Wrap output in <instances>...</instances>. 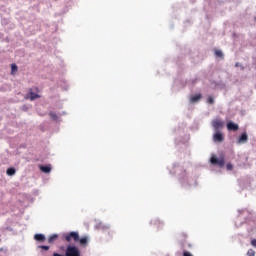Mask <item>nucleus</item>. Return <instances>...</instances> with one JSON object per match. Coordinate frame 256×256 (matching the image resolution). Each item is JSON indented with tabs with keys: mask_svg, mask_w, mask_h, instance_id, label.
<instances>
[{
	"mask_svg": "<svg viewBox=\"0 0 256 256\" xmlns=\"http://www.w3.org/2000/svg\"><path fill=\"white\" fill-rule=\"evenodd\" d=\"M63 237L67 243H71V241L79 243V232H69L64 234Z\"/></svg>",
	"mask_w": 256,
	"mask_h": 256,
	"instance_id": "nucleus-1",
	"label": "nucleus"
},
{
	"mask_svg": "<svg viewBox=\"0 0 256 256\" xmlns=\"http://www.w3.org/2000/svg\"><path fill=\"white\" fill-rule=\"evenodd\" d=\"M65 256H81V251L76 246H68Z\"/></svg>",
	"mask_w": 256,
	"mask_h": 256,
	"instance_id": "nucleus-2",
	"label": "nucleus"
},
{
	"mask_svg": "<svg viewBox=\"0 0 256 256\" xmlns=\"http://www.w3.org/2000/svg\"><path fill=\"white\" fill-rule=\"evenodd\" d=\"M224 125H225V122H223L221 119L212 120V127L215 131H219L223 129Z\"/></svg>",
	"mask_w": 256,
	"mask_h": 256,
	"instance_id": "nucleus-3",
	"label": "nucleus"
},
{
	"mask_svg": "<svg viewBox=\"0 0 256 256\" xmlns=\"http://www.w3.org/2000/svg\"><path fill=\"white\" fill-rule=\"evenodd\" d=\"M210 163H212V165H219L220 167H225V159L224 158H217L215 156H212L210 159Z\"/></svg>",
	"mask_w": 256,
	"mask_h": 256,
	"instance_id": "nucleus-4",
	"label": "nucleus"
},
{
	"mask_svg": "<svg viewBox=\"0 0 256 256\" xmlns=\"http://www.w3.org/2000/svg\"><path fill=\"white\" fill-rule=\"evenodd\" d=\"M213 141L214 143H223V141H225V136H223V133L216 131L213 135Z\"/></svg>",
	"mask_w": 256,
	"mask_h": 256,
	"instance_id": "nucleus-5",
	"label": "nucleus"
},
{
	"mask_svg": "<svg viewBox=\"0 0 256 256\" xmlns=\"http://www.w3.org/2000/svg\"><path fill=\"white\" fill-rule=\"evenodd\" d=\"M249 141V136L247 135V132H244L241 134V136L238 138V143L240 145H243L244 143H247Z\"/></svg>",
	"mask_w": 256,
	"mask_h": 256,
	"instance_id": "nucleus-6",
	"label": "nucleus"
},
{
	"mask_svg": "<svg viewBox=\"0 0 256 256\" xmlns=\"http://www.w3.org/2000/svg\"><path fill=\"white\" fill-rule=\"evenodd\" d=\"M227 129H228V131H239V125H237L233 122H228Z\"/></svg>",
	"mask_w": 256,
	"mask_h": 256,
	"instance_id": "nucleus-7",
	"label": "nucleus"
},
{
	"mask_svg": "<svg viewBox=\"0 0 256 256\" xmlns=\"http://www.w3.org/2000/svg\"><path fill=\"white\" fill-rule=\"evenodd\" d=\"M78 242L80 243L81 247H87V243H89V238L87 236H84L82 238H79Z\"/></svg>",
	"mask_w": 256,
	"mask_h": 256,
	"instance_id": "nucleus-8",
	"label": "nucleus"
},
{
	"mask_svg": "<svg viewBox=\"0 0 256 256\" xmlns=\"http://www.w3.org/2000/svg\"><path fill=\"white\" fill-rule=\"evenodd\" d=\"M40 171H42V173H51V165H46V166H39Z\"/></svg>",
	"mask_w": 256,
	"mask_h": 256,
	"instance_id": "nucleus-9",
	"label": "nucleus"
},
{
	"mask_svg": "<svg viewBox=\"0 0 256 256\" xmlns=\"http://www.w3.org/2000/svg\"><path fill=\"white\" fill-rule=\"evenodd\" d=\"M151 225H154L157 227V229H161V227H163V222H161V220L155 219L151 221Z\"/></svg>",
	"mask_w": 256,
	"mask_h": 256,
	"instance_id": "nucleus-10",
	"label": "nucleus"
},
{
	"mask_svg": "<svg viewBox=\"0 0 256 256\" xmlns=\"http://www.w3.org/2000/svg\"><path fill=\"white\" fill-rule=\"evenodd\" d=\"M29 95H30V101H35V99H39V97H41L40 95L35 94L32 90H30Z\"/></svg>",
	"mask_w": 256,
	"mask_h": 256,
	"instance_id": "nucleus-11",
	"label": "nucleus"
},
{
	"mask_svg": "<svg viewBox=\"0 0 256 256\" xmlns=\"http://www.w3.org/2000/svg\"><path fill=\"white\" fill-rule=\"evenodd\" d=\"M57 239H59V235L57 234H53L48 238V243H55V241H57Z\"/></svg>",
	"mask_w": 256,
	"mask_h": 256,
	"instance_id": "nucleus-12",
	"label": "nucleus"
},
{
	"mask_svg": "<svg viewBox=\"0 0 256 256\" xmlns=\"http://www.w3.org/2000/svg\"><path fill=\"white\" fill-rule=\"evenodd\" d=\"M17 171L15 170V168H8L7 171H6V174L9 176V177H13V175H15Z\"/></svg>",
	"mask_w": 256,
	"mask_h": 256,
	"instance_id": "nucleus-13",
	"label": "nucleus"
},
{
	"mask_svg": "<svg viewBox=\"0 0 256 256\" xmlns=\"http://www.w3.org/2000/svg\"><path fill=\"white\" fill-rule=\"evenodd\" d=\"M34 239H35L36 241H45V235H43V234H36V235L34 236Z\"/></svg>",
	"mask_w": 256,
	"mask_h": 256,
	"instance_id": "nucleus-14",
	"label": "nucleus"
},
{
	"mask_svg": "<svg viewBox=\"0 0 256 256\" xmlns=\"http://www.w3.org/2000/svg\"><path fill=\"white\" fill-rule=\"evenodd\" d=\"M199 99H201V94L192 96L190 98V101H191V103H195V102L199 101Z\"/></svg>",
	"mask_w": 256,
	"mask_h": 256,
	"instance_id": "nucleus-15",
	"label": "nucleus"
},
{
	"mask_svg": "<svg viewBox=\"0 0 256 256\" xmlns=\"http://www.w3.org/2000/svg\"><path fill=\"white\" fill-rule=\"evenodd\" d=\"M17 69H18V68H17V65H16V64H12V65H11V73H12V75L15 74V73H17Z\"/></svg>",
	"mask_w": 256,
	"mask_h": 256,
	"instance_id": "nucleus-16",
	"label": "nucleus"
},
{
	"mask_svg": "<svg viewBox=\"0 0 256 256\" xmlns=\"http://www.w3.org/2000/svg\"><path fill=\"white\" fill-rule=\"evenodd\" d=\"M207 103H209L210 105H213L215 103V100L213 99L212 96H209L207 99Z\"/></svg>",
	"mask_w": 256,
	"mask_h": 256,
	"instance_id": "nucleus-17",
	"label": "nucleus"
},
{
	"mask_svg": "<svg viewBox=\"0 0 256 256\" xmlns=\"http://www.w3.org/2000/svg\"><path fill=\"white\" fill-rule=\"evenodd\" d=\"M215 55L216 57H223V52L221 50H216Z\"/></svg>",
	"mask_w": 256,
	"mask_h": 256,
	"instance_id": "nucleus-18",
	"label": "nucleus"
},
{
	"mask_svg": "<svg viewBox=\"0 0 256 256\" xmlns=\"http://www.w3.org/2000/svg\"><path fill=\"white\" fill-rule=\"evenodd\" d=\"M247 256H255V250L249 249L247 252Z\"/></svg>",
	"mask_w": 256,
	"mask_h": 256,
	"instance_id": "nucleus-19",
	"label": "nucleus"
},
{
	"mask_svg": "<svg viewBox=\"0 0 256 256\" xmlns=\"http://www.w3.org/2000/svg\"><path fill=\"white\" fill-rule=\"evenodd\" d=\"M226 169H227V171H233V164L228 163V164L226 165Z\"/></svg>",
	"mask_w": 256,
	"mask_h": 256,
	"instance_id": "nucleus-20",
	"label": "nucleus"
},
{
	"mask_svg": "<svg viewBox=\"0 0 256 256\" xmlns=\"http://www.w3.org/2000/svg\"><path fill=\"white\" fill-rule=\"evenodd\" d=\"M183 256H193V254H191V252L184 251Z\"/></svg>",
	"mask_w": 256,
	"mask_h": 256,
	"instance_id": "nucleus-21",
	"label": "nucleus"
},
{
	"mask_svg": "<svg viewBox=\"0 0 256 256\" xmlns=\"http://www.w3.org/2000/svg\"><path fill=\"white\" fill-rule=\"evenodd\" d=\"M40 249H44V251H49V246H39Z\"/></svg>",
	"mask_w": 256,
	"mask_h": 256,
	"instance_id": "nucleus-22",
	"label": "nucleus"
},
{
	"mask_svg": "<svg viewBox=\"0 0 256 256\" xmlns=\"http://www.w3.org/2000/svg\"><path fill=\"white\" fill-rule=\"evenodd\" d=\"M251 245H252V247H256V239H253V240L251 241Z\"/></svg>",
	"mask_w": 256,
	"mask_h": 256,
	"instance_id": "nucleus-23",
	"label": "nucleus"
},
{
	"mask_svg": "<svg viewBox=\"0 0 256 256\" xmlns=\"http://www.w3.org/2000/svg\"><path fill=\"white\" fill-rule=\"evenodd\" d=\"M50 117H52V119H55L57 117V115L55 113L51 112Z\"/></svg>",
	"mask_w": 256,
	"mask_h": 256,
	"instance_id": "nucleus-24",
	"label": "nucleus"
},
{
	"mask_svg": "<svg viewBox=\"0 0 256 256\" xmlns=\"http://www.w3.org/2000/svg\"><path fill=\"white\" fill-rule=\"evenodd\" d=\"M236 67H239V63H236V65H235Z\"/></svg>",
	"mask_w": 256,
	"mask_h": 256,
	"instance_id": "nucleus-25",
	"label": "nucleus"
}]
</instances>
